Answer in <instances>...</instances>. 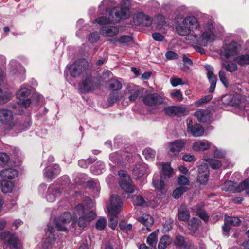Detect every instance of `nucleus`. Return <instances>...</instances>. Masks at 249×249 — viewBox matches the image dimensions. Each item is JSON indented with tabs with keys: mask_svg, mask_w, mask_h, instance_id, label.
I'll return each mask as SVG.
<instances>
[{
	"mask_svg": "<svg viewBox=\"0 0 249 249\" xmlns=\"http://www.w3.org/2000/svg\"><path fill=\"white\" fill-rule=\"evenodd\" d=\"M105 165L102 162H97L96 165L91 167V171L93 174L99 175L102 173L104 169Z\"/></svg>",
	"mask_w": 249,
	"mask_h": 249,
	"instance_id": "40",
	"label": "nucleus"
},
{
	"mask_svg": "<svg viewBox=\"0 0 249 249\" xmlns=\"http://www.w3.org/2000/svg\"><path fill=\"white\" fill-rule=\"evenodd\" d=\"M225 219L227 223L232 226H237L241 222V220L237 217L226 216Z\"/></svg>",
	"mask_w": 249,
	"mask_h": 249,
	"instance_id": "47",
	"label": "nucleus"
},
{
	"mask_svg": "<svg viewBox=\"0 0 249 249\" xmlns=\"http://www.w3.org/2000/svg\"><path fill=\"white\" fill-rule=\"evenodd\" d=\"M187 130L193 136L195 137H200L204 133L203 127L198 124H193L192 120H189L187 123Z\"/></svg>",
	"mask_w": 249,
	"mask_h": 249,
	"instance_id": "14",
	"label": "nucleus"
},
{
	"mask_svg": "<svg viewBox=\"0 0 249 249\" xmlns=\"http://www.w3.org/2000/svg\"><path fill=\"white\" fill-rule=\"evenodd\" d=\"M100 33L106 36L112 37L116 36L119 32L118 29L113 26H104L100 29Z\"/></svg>",
	"mask_w": 249,
	"mask_h": 249,
	"instance_id": "20",
	"label": "nucleus"
},
{
	"mask_svg": "<svg viewBox=\"0 0 249 249\" xmlns=\"http://www.w3.org/2000/svg\"><path fill=\"white\" fill-rule=\"evenodd\" d=\"M153 38L158 41H163L164 39V37L161 34L159 33H154L152 34Z\"/></svg>",
	"mask_w": 249,
	"mask_h": 249,
	"instance_id": "64",
	"label": "nucleus"
},
{
	"mask_svg": "<svg viewBox=\"0 0 249 249\" xmlns=\"http://www.w3.org/2000/svg\"><path fill=\"white\" fill-rule=\"evenodd\" d=\"M147 167L145 164H136L133 169V175L136 178H139L146 173Z\"/></svg>",
	"mask_w": 249,
	"mask_h": 249,
	"instance_id": "23",
	"label": "nucleus"
},
{
	"mask_svg": "<svg viewBox=\"0 0 249 249\" xmlns=\"http://www.w3.org/2000/svg\"><path fill=\"white\" fill-rule=\"evenodd\" d=\"M185 243V241L184 237L181 235H177L176 237V239L175 241V244L176 246H178L179 247H182L184 246Z\"/></svg>",
	"mask_w": 249,
	"mask_h": 249,
	"instance_id": "62",
	"label": "nucleus"
},
{
	"mask_svg": "<svg viewBox=\"0 0 249 249\" xmlns=\"http://www.w3.org/2000/svg\"><path fill=\"white\" fill-rule=\"evenodd\" d=\"M72 219L71 213L68 212L65 213L61 216L59 219L56 221V226L59 230L65 231L66 228L64 225L69 223Z\"/></svg>",
	"mask_w": 249,
	"mask_h": 249,
	"instance_id": "18",
	"label": "nucleus"
},
{
	"mask_svg": "<svg viewBox=\"0 0 249 249\" xmlns=\"http://www.w3.org/2000/svg\"><path fill=\"white\" fill-rule=\"evenodd\" d=\"M59 195L60 192L58 189L50 187L48 189V193L46 198L48 201L53 202L55 200L56 198Z\"/></svg>",
	"mask_w": 249,
	"mask_h": 249,
	"instance_id": "31",
	"label": "nucleus"
},
{
	"mask_svg": "<svg viewBox=\"0 0 249 249\" xmlns=\"http://www.w3.org/2000/svg\"><path fill=\"white\" fill-rule=\"evenodd\" d=\"M197 214L205 222H207L209 220V216L207 214L203 211L198 209L196 211Z\"/></svg>",
	"mask_w": 249,
	"mask_h": 249,
	"instance_id": "61",
	"label": "nucleus"
},
{
	"mask_svg": "<svg viewBox=\"0 0 249 249\" xmlns=\"http://www.w3.org/2000/svg\"><path fill=\"white\" fill-rule=\"evenodd\" d=\"M186 144L185 140H176L168 143L166 150L171 157L177 156Z\"/></svg>",
	"mask_w": 249,
	"mask_h": 249,
	"instance_id": "4",
	"label": "nucleus"
},
{
	"mask_svg": "<svg viewBox=\"0 0 249 249\" xmlns=\"http://www.w3.org/2000/svg\"><path fill=\"white\" fill-rule=\"evenodd\" d=\"M9 156L4 153H0V165L3 166L9 160Z\"/></svg>",
	"mask_w": 249,
	"mask_h": 249,
	"instance_id": "60",
	"label": "nucleus"
},
{
	"mask_svg": "<svg viewBox=\"0 0 249 249\" xmlns=\"http://www.w3.org/2000/svg\"><path fill=\"white\" fill-rule=\"evenodd\" d=\"M187 190V187L183 186L176 188L173 192V197L175 199L178 198Z\"/></svg>",
	"mask_w": 249,
	"mask_h": 249,
	"instance_id": "43",
	"label": "nucleus"
},
{
	"mask_svg": "<svg viewBox=\"0 0 249 249\" xmlns=\"http://www.w3.org/2000/svg\"><path fill=\"white\" fill-rule=\"evenodd\" d=\"M132 201L135 205L142 206L145 202L144 199L141 196H132Z\"/></svg>",
	"mask_w": 249,
	"mask_h": 249,
	"instance_id": "51",
	"label": "nucleus"
},
{
	"mask_svg": "<svg viewBox=\"0 0 249 249\" xmlns=\"http://www.w3.org/2000/svg\"><path fill=\"white\" fill-rule=\"evenodd\" d=\"M119 176L122 178L119 184L121 188L128 193H132L134 191V187L132 184L131 180L129 176H127L126 173L124 171H120L118 172Z\"/></svg>",
	"mask_w": 249,
	"mask_h": 249,
	"instance_id": "6",
	"label": "nucleus"
},
{
	"mask_svg": "<svg viewBox=\"0 0 249 249\" xmlns=\"http://www.w3.org/2000/svg\"><path fill=\"white\" fill-rule=\"evenodd\" d=\"M164 110L166 114L174 116L185 113L186 108L181 106H169L164 107Z\"/></svg>",
	"mask_w": 249,
	"mask_h": 249,
	"instance_id": "19",
	"label": "nucleus"
},
{
	"mask_svg": "<svg viewBox=\"0 0 249 249\" xmlns=\"http://www.w3.org/2000/svg\"><path fill=\"white\" fill-rule=\"evenodd\" d=\"M96 213L92 211L85 210L83 206L78 204L74 208L73 218L74 220L78 218V224L80 227L84 228L90 221L96 217Z\"/></svg>",
	"mask_w": 249,
	"mask_h": 249,
	"instance_id": "2",
	"label": "nucleus"
},
{
	"mask_svg": "<svg viewBox=\"0 0 249 249\" xmlns=\"http://www.w3.org/2000/svg\"><path fill=\"white\" fill-rule=\"evenodd\" d=\"M1 177L3 179H13L18 175V171L13 168H6L0 172Z\"/></svg>",
	"mask_w": 249,
	"mask_h": 249,
	"instance_id": "24",
	"label": "nucleus"
},
{
	"mask_svg": "<svg viewBox=\"0 0 249 249\" xmlns=\"http://www.w3.org/2000/svg\"><path fill=\"white\" fill-rule=\"evenodd\" d=\"M195 115L201 122H206L209 119V111L207 109H200L195 113Z\"/></svg>",
	"mask_w": 249,
	"mask_h": 249,
	"instance_id": "27",
	"label": "nucleus"
},
{
	"mask_svg": "<svg viewBox=\"0 0 249 249\" xmlns=\"http://www.w3.org/2000/svg\"><path fill=\"white\" fill-rule=\"evenodd\" d=\"M209 170L206 163H203L198 166L197 179L200 184H206L209 178Z\"/></svg>",
	"mask_w": 249,
	"mask_h": 249,
	"instance_id": "12",
	"label": "nucleus"
},
{
	"mask_svg": "<svg viewBox=\"0 0 249 249\" xmlns=\"http://www.w3.org/2000/svg\"><path fill=\"white\" fill-rule=\"evenodd\" d=\"M238 190H245L246 193L249 194V178H247L240 183V186L238 188Z\"/></svg>",
	"mask_w": 249,
	"mask_h": 249,
	"instance_id": "53",
	"label": "nucleus"
},
{
	"mask_svg": "<svg viewBox=\"0 0 249 249\" xmlns=\"http://www.w3.org/2000/svg\"><path fill=\"white\" fill-rule=\"evenodd\" d=\"M70 72L73 77H77L82 73V67L77 62H75L70 66Z\"/></svg>",
	"mask_w": 249,
	"mask_h": 249,
	"instance_id": "30",
	"label": "nucleus"
},
{
	"mask_svg": "<svg viewBox=\"0 0 249 249\" xmlns=\"http://www.w3.org/2000/svg\"><path fill=\"white\" fill-rule=\"evenodd\" d=\"M116 16L114 14H112V10L109 12V17L108 18L105 17H101L94 21V22L97 23L100 25L108 24L112 22H117L116 21Z\"/></svg>",
	"mask_w": 249,
	"mask_h": 249,
	"instance_id": "22",
	"label": "nucleus"
},
{
	"mask_svg": "<svg viewBox=\"0 0 249 249\" xmlns=\"http://www.w3.org/2000/svg\"><path fill=\"white\" fill-rule=\"evenodd\" d=\"M145 15L140 12L136 14L133 18V22L136 25L142 24Z\"/></svg>",
	"mask_w": 249,
	"mask_h": 249,
	"instance_id": "46",
	"label": "nucleus"
},
{
	"mask_svg": "<svg viewBox=\"0 0 249 249\" xmlns=\"http://www.w3.org/2000/svg\"><path fill=\"white\" fill-rule=\"evenodd\" d=\"M60 169L58 165L55 164L53 169L47 168L45 169V176L49 179H52L56 176L59 174Z\"/></svg>",
	"mask_w": 249,
	"mask_h": 249,
	"instance_id": "29",
	"label": "nucleus"
},
{
	"mask_svg": "<svg viewBox=\"0 0 249 249\" xmlns=\"http://www.w3.org/2000/svg\"><path fill=\"white\" fill-rule=\"evenodd\" d=\"M143 103L149 106L157 107L164 103V99L158 93L148 94L142 99Z\"/></svg>",
	"mask_w": 249,
	"mask_h": 249,
	"instance_id": "10",
	"label": "nucleus"
},
{
	"mask_svg": "<svg viewBox=\"0 0 249 249\" xmlns=\"http://www.w3.org/2000/svg\"><path fill=\"white\" fill-rule=\"evenodd\" d=\"M154 23L156 24V29L160 30L166 23L164 17L162 15H158L154 19Z\"/></svg>",
	"mask_w": 249,
	"mask_h": 249,
	"instance_id": "37",
	"label": "nucleus"
},
{
	"mask_svg": "<svg viewBox=\"0 0 249 249\" xmlns=\"http://www.w3.org/2000/svg\"><path fill=\"white\" fill-rule=\"evenodd\" d=\"M204 160L210 164V166L213 169H217L219 168L222 166V163L220 160L211 159V158H204Z\"/></svg>",
	"mask_w": 249,
	"mask_h": 249,
	"instance_id": "36",
	"label": "nucleus"
},
{
	"mask_svg": "<svg viewBox=\"0 0 249 249\" xmlns=\"http://www.w3.org/2000/svg\"><path fill=\"white\" fill-rule=\"evenodd\" d=\"M0 122L8 125L10 127L14 125L13 112L9 109H3L0 110Z\"/></svg>",
	"mask_w": 249,
	"mask_h": 249,
	"instance_id": "13",
	"label": "nucleus"
},
{
	"mask_svg": "<svg viewBox=\"0 0 249 249\" xmlns=\"http://www.w3.org/2000/svg\"><path fill=\"white\" fill-rule=\"evenodd\" d=\"M125 92V95L131 102L136 101L140 95L139 87L133 84L128 85Z\"/></svg>",
	"mask_w": 249,
	"mask_h": 249,
	"instance_id": "15",
	"label": "nucleus"
},
{
	"mask_svg": "<svg viewBox=\"0 0 249 249\" xmlns=\"http://www.w3.org/2000/svg\"><path fill=\"white\" fill-rule=\"evenodd\" d=\"M121 4L122 6L120 9L116 7L112 9V14H114L116 16V21H119L121 18H127L130 15L129 1L128 0H123Z\"/></svg>",
	"mask_w": 249,
	"mask_h": 249,
	"instance_id": "3",
	"label": "nucleus"
},
{
	"mask_svg": "<svg viewBox=\"0 0 249 249\" xmlns=\"http://www.w3.org/2000/svg\"><path fill=\"white\" fill-rule=\"evenodd\" d=\"M100 36L97 32L91 33L89 36V40L90 42L94 43L99 40Z\"/></svg>",
	"mask_w": 249,
	"mask_h": 249,
	"instance_id": "58",
	"label": "nucleus"
},
{
	"mask_svg": "<svg viewBox=\"0 0 249 249\" xmlns=\"http://www.w3.org/2000/svg\"><path fill=\"white\" fill-rule=\"evenodd\" d=\"M172 239L168 235L163 236L160 239L159 245V249H165L172 242Z\"/></svg>",
	"mask_w": 249,
	"mask_h": 249,
	"instance_id": "33",
	"label": "nucleus"
},
{
	"mask_svg": "<svg viewBox=\"0 0 249 249\" xmlns=\"http://www.w3.org/2000/svg\"><path fill=\"white\" fill-rule=\"evenodd\" d=\"M178 183L181 185H189V181L188 178L183 175H181L178 178Z\"/></svg>",
	"mask_w": 249,
	"mask_h": 249,
	"instance_id": "57",
	"label": "nucleus"
},
{
	"mask_svg": "<svg viewBox=\"0 0 249 249\" xmlns=\"http://www.w3.org/2000/svg\"><path fill=\"white\" fill-rule=\"evenodd\" d=\"M11 93L7 90H3L0 88V104L8 102L11 97Z\"/></svg>",
	"mask_w": 249,
	"mask_h": 249,
	"instance_id": "34",
	"label": "nucleus"
},
{
	"mask_svg": "<svg viewBox=\"0 0 249 249\" xmlns=\"http://www.w3.org/2000/svg\"><path fill=\"white\" fill-rule=\"evenodd\" d=\"M165 180V179H162L161 178V179L160 180H154L153 181V184L155 188L158 191H162L164 187V180Z\"/></svg>",
	"mask_w": 249,
	"mask_h": 249,
	"instance_id": "50",
	"label": "nucleus"
},
{
	"mask_svg": "<svg viewBox=\"0 0 249 249\" xmlns=\"http://www.w3.org/2000/svg\"><path fill=\"white\" fill-rule=\"evenodd\" d=\"M173 172V169L171 167L170 164L169 163H162V173L161 178L165 179L170 178L172 176Z\"/></svg>",
	"mask_w": 249,
	"mask_h": 249,
	"instance_id": "25",
	"label": "nucleus"
},
{
	"mask_svg": "<svg viewBox=\"0 0 249 249\" xmlns=\"http://www.w3.org/2000/svg\"><path fill=\"white\" fill-rule=\"evenodd\" d=\"M240 186V184L237 185L236 183L231 181H227L222 185V189L226 191H232L240 192L242 191H239L238 188Z\"/></svg>",
	"mask_w": 249,
	"mask_h": 249,
	"instance_id": "26",
	"label": "nucleus"
},
{
	"mask_svg": "<svg viewBox=\"0 0 249 249\" xmlns=\"http://www.w3.org/2000/svg\"><path fill=\"white\" fill-rule=\"evenodd\" d=\"M182 160L187 162H191L196 160L193 155L185 154L182 156Z\"/></svg>",
	"mask_w": 249,
	"mask_h": 249,
	"instance_id": "63",
	"label": "nucleus"
},
{
	"mask_svg": "<svg viewBox=\"0 0 249 249\" xmlns=\"http://www.w3.org/2000/svg\"><path fill=\"white\" fill-rule=\"evenodd\" d=\"M143 155L145 158L148 160L154 159L156 155V152L150 148H147L142 152Z\"/></svg>",
	"mask_w": 249,
	"mask_h": 249,
	"instance_id": "42",
	"label": "nucleus"
},
{
	"mask_svg": "<svg viewBox=\"0 0 249 249\" xmlns=\"http://www.w3.org/2000/svg\"><path fill=\"white\" fill-rule=\"evenodd\" d=\"M1 189L4 193H7L11 192L14 184L11 181H7L6 180H3L1 182Z\"/></svg>",
	"mask_w": 249,
	"mask_h": 249,
	"instance_id": "35",
	"label": "nucleus"
},
{
	"mask_svg": "<svg viewBox=\"0 0 249 249\" xmlns=\"http://www.w3.org/2000/svg\"><path fill=\"white\" fill-rule=\"evenodd\" d=\"M221 65L222 67L225 68L227 71L230 72L235 71L237 69V65L234 63L227 64L226 62H222Z\"/></svg>",
	"mask_w": 249,
	"mask_h": 249,
	"instance_id": "45",
	"label": "nucleus"
},
{
	"mask_svg": "<svg viewBox=\"0 0 249 249\" xmlns=\"http://www.w3.org/2000/svg\"><path fill=\"white\" fill-rule=\"evenodd\" d=\"M205 67L207 70V75L209 82L210 83V87L209 89V92H213L216 87L217 78L216 76L213 74V68L210 65H206Z\"/></svg>",
	"mask_w": 249,
	"mask_h": 249,
	"instance_id": "16",
	"label": "nucleus"
},
{
	"mask_svg": "<svg viewBox=\"0 0 249 249\" xmlns=\"http://www.w3.org/2000/svg\"><path fill=\"white\" fill-rule=\"evenodd\" d=\"M157 240V235L156 232L151 233L147 238V243L151 247H155Z\"/></svg>",
	"mask_w": 249,
	"mask_h": 249,
	"instance_id": "44",
	"label": "nucleus"
},
{
	"mask_svg": "<svg viewBox=\"0 0 249 249\" xmlns=\"http://www.w3.org/2000/svg\"><path fill=\"white\" fill-rule=\"evenodd\" d=\"M137 220L147 227L152 225L154 223L153 218L147 214H143L142 216L137 217ZM147 229L148 230V228Z\"/></svg>",
	"mask_w": 249,
	"mask_h": 249,
	"instance_id": "28",
	"label": "nucleus"
},
{
	"mask_svg": "<svg viewBox=\"0 0 249 249\" xmlns=\"http://www.w3.org/2000/svg\"><path fill=\"white\" fill-rule=\"evenodd\" d=\"M214 157L216 158H222L225 155V152L222 150L217 149L215 146L213 147Z\"/></svg>",
	"mask_w": 249,
	"mask_h": 249,
	"instance_id": "55",
	"label": "nucleus"
},
{
	"mask_svg": "<svg viewBox=\"0 0 249 249\" xmlns=\"http://www.w3.org/2000/svg\"><path fill=\"white\" fill-rule=\"evenodd\" d=\"M0 238L5 243L8 244L15 249H21L22 244L20 241L14 234L8 231H5L0 233Z\"/></svg>",
	"mask_w": 249,
	"mask_h": 249,
	"instance_id": "7",
	"label": "nucleus"
},
{
	"mask_svg": "<svg viewBox=\"0 0 249 249\" xmlns=\"http://www.w3.org/2000/svg\"><path fill=\"white\" fill-rule=\"evenodd\" d=\"M177 215L178 219L182 221H186L190 217V212L184 205H181L178 208Z\"/></svg>",
	"mask_w": 249,
	"mask_h": 249,
	"instance_id": "21",
	"label": "nucleus"
},
{
	"mask_svg": "<svg viewBox=\"0 0 249 249\" xmlns=\"http://www.w3.org/2000/svg\"><path fill=\"white\" fill-rule=\"evenodd\" d=\"M119 226L123 231L125 232L130 231L132 229V225L130 223H127L125 221H121Z\"/></svg>",
	"mask_w": 249,
	"mask_h": 249,
	"instance_id": "49",
	"label": "nucleus"
},
{
	"mask_svg": "<svg viewBox=\"0 0 249 249\" xmlns=\"http://www.w3.org/2000/svg\"><path fill=\"white\" fill-rule=\"evenodd\" d=\"M107 221L105 218L99 219L96 223V228L99 230H103L106 226Z\"/></svg>",
	"mask_w": 249,
	"mask_h": 249,
	"instance_id": "52",
	"label": "nucleus"
},
{
	"mask_svg": "<svg viewBox=\"0 0 249 249\" xmlns=\"http://www.w3.org/2000/svg\"><path fill=\"white\" fill-rule=\"evenodd\" d=\"M171 95L173 98H175L178 101L183 100V96L181 92L178 90H174L171 93Z\"/></svg>",
	"mask_w": 249,
	"mask_h": 249,
	"instance_id": "56",
	"label": "nucleus"
},
{
	"mask_svg": "<svg viewBox=\"0 0 249 249\" xmlns=\"http://www.w3.org/2000/svg\"><path fill=\"white\" fill-rule=\"evenodd\" d=\"M211 146V142L206 140H198L193 143L192 149L194 151L200 152L210 149Z\"/></svg>",
	"mask_w": 249,
	"mask_h": 249,
	"instance_id": "17",
	"label": "nucleus"
},
{
	"mask_svg": "<svg viewBox=\"0 0 249 249\" xmlns=\"http://www.w3.org/2000/svg\"><path fill=\"white\" fill-rule=\"evenodd\" d=\"M222 101L223 104L231 106H234L236 104L233 96L231 94H227L223 96Z\"/></svg>",
	"mask_w": 249,
	"mask_h": 249,
	"instance_id": "38",
	"label": "nucleus"
},
{
	"mask_svg": "<svg viewBox=\"0 0 249 249\" xmlns=\"http://www.w3.org/2000/svg\"><path fill=\"white\" fill-rule=\"evenodd\" d=\"M200 220L196 218H192L188 223V228L192 233H195L200 223Z\"/></svg>",
	"mask_w": 249,
	"mask_h": 249,
	"instance_id": "32",
	"label": "nucleus"
},
{
	"mask_svg": "<svg viewBox=\"0 0 249 249\" xmlns=\"http://www.w3.org/2000/svg\"><path fill=\"white\" fill-rule=\"evenodd\" d=\"M121 97L120 93L113 92L109 94L107 100L109 104H113L119 100Z\"/></svg>",
	"mask_w": 249,
	"mask_h": 249,
	"instance_id": "48",
	"label": "nucleus"
},
{
	"mask_svg": "<svg viewBox=\"0 0 249 249\" xmlns=\"http://www.w3.org/2000/svg\"><path fill=\"white\" fill-rule=\"evenodd\" d=\"M201 28L200 24L194 16H187L176 22L178 34L181 36H188V39L196 45L197 51L203 54L205 51L200 46L205 47L213 41L216 39V32L212 22L204 24L203 30Z\"/></svg>",
	"mask_w": 249,
	"mask_h": 249,
	"instance_id": "1",
	"label": "nucleus"
},
{
	"mask_svg": "<svg viewBox=\"0 0 249 249\" xmlns=\"http://www.w3.org/2000/svg\"><path fill=\"white\" fill-rule=\"evenodd\" d=\"M95 79L89 75L83 78L82 83L80 86V90L83 93L88 92L94 90L96 87Z\"/></svg>",
	"mask_w": 249,
	"mask_h": 249,
	"instance_id": "9",
	"label": "nucleus"
},
{
	"mask_svg": "<svg viewBox=\"0 0 249 249\" xmlns=\"http://www.w3.org/2000/svg\"><path fill=\"white\" fill-rule=\"evenodd\" d=\"M241 50L240 44L235 41H232L227 44L221 53V56L228 58L231 56H234L238 54Z\"/></svg>",
	"mask_w": 249,
	"mask_h": 249,
	"instance_id": "5",
	"label": "nucleus"
},
{
	"mask_svg": "<svg viewBox=\"0 0 249 249\" xmlns=\"http://www.w3.org/2000/svg\"><path fill=\"white\" fill-rule=\"evenodd\" d=\"M170 81L173 87H176L178 85L183 84L182 79L180 78L173 77L171 78Z\"/></svg>",
	"mask_w": 249,
	"mask_h": 249,
	"instance_id": "59",
	"label": "nucleus"
},
{
	"mask_svg": "<svg viewBox=\"0 0 249 249\" xmlns=\"http://www.w3.org/2000/svg\"><path fill=\"white\" fill-rule=\"evenodd\" d=\"M119 213H109V226L112 229H115L118 222L117 215Z\"/></svg>",
	"mask_w": 249,
	"mask_h": 249,
	"instance_id": "41",
	"label": "nucleus"
},
{
	"mask_svg": "<svg viewBox=\"0 0 249 249\" xmlns=\"http://www.w3.org/2000/svg\"><path fill=\"white\" fill-rule=\"evenodd\" d=\"M30 94V90L25 87H22L17 93V97L19 100L18 102L21 107H27L31 104V100L26 98Z\"/></svg>",
	"mask_w": 249,
	"mask_h": 249,
	"instance_id": "11",
	"label": "nucleus"
},
{
	"mask_svg": "<svg viewBox=\"0 0 249 249\" xmlns=\"http://www.w3.org/2000/svg\"><path fill=\"white\" fill-rule=\"evenodd\" d=\"M219 77L221 83L224 85L225 87H227L228 86V82L226 77V72L223 70H220L218 73Z\"/></svg>",
	"mask_w": 249,
	"mask_h": 249,
	"instance_id": "54",
	"label": "nucleus"
},
{
	"mask_svg": "<svg viewBox=\"0 0 249 249\" xmlns=\"http://www.w3.org/2000/svg\"><path fill=\"white\" fill-rule=\"evenodd\" d=\"M108 87L112 90H119L122 88V85L118 80L112 79L109 81Z\"/></svg>",
	"mask_w": 249,
	"mask_h": 249,
	"instance_id": "39",
	"label": "nucleus"
},
{
	"mask_svg": "<svg viewBox=\"0 0 249 249\" xmlns=\"http://www.w3.org/2000/svg\"><path fill=\"white\" fill-rule=\"evenodd\" d=\"M123 206V203L119 196L112 195L110 197V205L107 206L108 213H119Z\"/></svg>",
	"mask_w": 249,
	"mask_h": 249,
	"instance_id": "8",
	"label": "nucleus"
}]
</instances>
